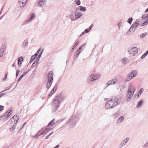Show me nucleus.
<instances>
[{
	"label": "nucleus",
	"instance_id": "f257e3e1",
	"mask_svg": "<svg viewBox=\"0 0 148 148\" xmlns=\"http://www.w3.org/2000/svg\"><path fill=\"white\" fill-rule=\"evenodd\" d=\"M55 121V119L52 120L45 128L42 129L34 137L37 138L39 136L42 135L44 134H47V133L50 131V130L52 129L55 126V123L54 122Z\"/></svg>",
	"mask_w": 148,
	"mask_h": 148
},
{
	"label": "nucleus",
	"instance_id": "f03ea898",
	"mask_svg": "<svg viewBox=\"0 0 148 148\" xmlns=\"http://www.w3.org/2000/svg\"><path fill=\"white\" fill-rule=\"evenodd\" d=\"M120 102L117 97H114L106 102L105 107L107 109H110L115 107Z\"/></svg>",
	"mask_w": 148,
	"mask_h": 148
},
{
	"label": "nucleus",
	"instance_id": "7ed1b4c3",
	"mask_svg": "<svg viewBox=\"0 0 148 148\" xmlns=\"http://www.w3.org/2000/svg\"><path fill=\"white\" fill-rule=\"evenodd\" d=\"M135 90V88L134 86H130L126 97V99L127 101H129L130 100L134 94Z\"/></svg>",
	"mask_w": 148,
	"mask_h": 148
},
{
	"label": "nucleus",
	"instance_id": "20e7f679",
	"mask_svg": "<svg viewBox=\"0 0 148 148\" xmlns=\"http://www.w3.org/2000/svg\"><path fill=\"white\" fill-rule=\"evenodd\" d=\"M100 77V75L99 74H92L90 75L88 78L87 79V82L90 83L92 82H93L95 80L98 79Z\"/></svg>",
	"mask_w": 148,
	"mask_h": 148
},
{
	"label": "nucleus",
	"instance_id": "39448f33",
	"mask_svg": "<svg viewBox=\"0 0 148 148\" xmlns=\"http://www.w3.org/2000/svg\"><path fill=\"white\" fill-rule=\"evenodd\" d=\"M11 108H10L3 115L0 117V121L2 122H4L8 119V117L11 115Z\"/></svg>",
	"mask_w": 148,
	"mask_h": 148
},
{
	"label": "nucleus",
	"instance_id": "423d86ee",
	"mask_svg": "<svg viewBox=\"0 0 148 148\" xmlns=\"http://www.w3.org/2000/svg\"><path fill=\"white\" fill-rule=\"evenodd\" d=\"M60 98V97L58 96L54 100L53 103L52 105V109L53 111L55 112L58 109L59 105L60 104V102L59 99Z\"/></svg>",
	"mask_w": 148,
	"mask_h": 148
},
{
	"label": "nucleus",
	"instance_id": "0eeeda50",
	"mask_svg": "<svg viewBox=\"0 0 148 148\" xmlns=\"http://www.w3.org/2000/svg\"><path fill=\"white\" fill-rule=\"evenodd\" d=\"M17 123V121L16 122L14 119H11L9 121L8 123V125L10 127H9V129L10 130V131L12 132L15 129L14 126Z\"/></svg>",
	"mask_w": 148,
	"mask_h": 148
},
{
	"label": "nucleus",
	"instance_id": "6e6552de",
	"mask_svg": "<svg viewBox=\"0 0 148 148\" xmlns=\"http://www.w3.org/2000/svg\"><path fill=\"white\" fill-rule=\"evenodd\" d=\"M138 72L136 70H134L129 73L127 76V79L126 80L127 82L130 81L134 77L136 76Z\"/></svg>",
	"mask_w": 148,
	"mask_h": 148
},
{
	"label": "nucleus",
	"instance_id": "1a4fd4ad",
	"mask_svg": "<svg viewBox=\"0 0 148 148\" xmlns=\"http://www.w3.org/2000/svg\"><path fill=\"white\" fill-rule=\"evenodd\" d=\"M128 52L130 54L133 55V56H134L138 53V50L137 47H134L129 50Z\"/></svg>",
	"mask_w": 148,
	"mask_h": 148
},
{
	"label": "nucleus",
	"instance_id": "9d476101",
	"mask_svg": "<svg viewBox=\"0 0 148 148\" xmlns=\"http://www.w3.org/2000/svg\"><path fill=\"white\" fill-rule=\"evenodd\" d=\"M74 13L76 19L79 18L83 15L82 13L78 8L75 10Z\"/></svg>",
	"mask_w": 148,
	"mask_h": 148
},
{
	"label": "nucleus",
	"instance_id": "9b49d317",
	"mask_svg": "<svg viewBox=\"0 0 148 148\" xmlns=\"http://www.w3.org/2000/svg\"><path fill=\"white\" fill-rule=\"evenodd\" d=\"M130 138L128 137H127L123 140L121 143L119 145L118 147L119 148H121L124 146L125 145L127 142L129 141Z\"/></svg>",
	"mask_w": 148,
	"mask_h": 148
},
{
	"label": "nucleus",
	"instance_id": "f8f14e48",
	"mask_svg": "<svg viewBox=\"0 0 148 148\" xmlns=\"http://www.w3.org/2000/svg\"><path fill=\"white\" fill-rule=\"evenodd\" d=\"M142 17L145 21L142 24V26L147 25L148 24V14H145L142 16Z\"/></svg>",
	"mask_w": 148,
	"mask_h": 148
},
{
	"label": "nucleus",
	"instance_id": "ddd939ff",
	"mask_svg": "<svg viewBox=\"0 0 148 148\" xmlns=\"http://www.w3.org/2000/svg\"><path fill=\"white\" fill-rule=\"evenodd\" d=\"M38 6L39 7H43L46 4V0H38Z\"/></svg>",
	"mask_w": 148,
	"mask_h": 148
},
{
	"label": "nucleus",
	"instance_id": "4468645a",
	"mask_svg": "<svg viewBox=\"0 0 148 148\" xmlns=\"http://www.w3.org/2000/svg\"><path fill=\"white\" fill-rule=\"evenodd\" d=\"M68 122L70 124V125H71L72 127H74L76 123L74 118L72 117L69 120Z\"/></svg>",
	"mask_w": 148,
	"mask_h": 148
},
{
	"label": "nucleus",
	"instance_id": "2eb2a0df",
	"mask_svg": "<svg viewBox=\"0 0 148 148\" xmlns=\"http://www.w3.org/2000/svg\"><path fill=\"white\" fill-rule=\"evenodd\" d=\"M6 47L5 45H3L0 49V57H2L3 56V54Z\"/></svg>",
	"mask_w": 148,
	"mask_h": 148
},
{
	"label": "nucleus",
	"instance_id": "dca6fc26",
	"mask_svg": "<svg viewBox=\"0 0 148 148\" xmlns=\"http://www.w3.org/2000/svg\"><path fill=\"white\" fill-rule=\"evenodd\" d=\"M47 79L48 81H53V75L52 71H50L48 74Z\"/></svg>",
	"mask_w": 148,
	"mask_h": 148
},
{
	"label": "nucleus",
	"instance_id": "f3484780",
	"mask_svg": "<svg viewBox=\"0 0 148 148\" xmlns=\"http://www.w3.org/2000/svg\"><path fill=\"white\" fill-rule=\"evenodd\" d=\"M117 80L116 79L114 78L108 81L107 83V86L106 87L110 85L114 84L116 82Z\"/></svg>",
	"mask_w": 148,
	"mask_h": 148
},
{
	"label": "nucleus",
	"instance_id": "a211bd4d",
	"mask_svg": "<svg viewBox=\"0 0 148 148\" xmlns=\"http://www.w3.org/2000/svg\"><path fill=\"white\" fill-rule=\"evenodd\" d=\"M23 60V57L21 56L19 57L18 59V65L19 67H20L21 66L22 62H21Z\"/></svg>",
	"mask_w": 148,
	"mask_h": 148
},
{
	"label": "nucleus",
	"instance_id": "6ab92c4d",
	"mask_svg": "<svg viewBox=\"0 0 148 148\" xmlns=\"http://www.w3.org/2000/svg\"><path fill=\"white\" fill-rule=\"evenodd\" d=\"M53 81H47L46 84V88L48 89L50 87Z\"/></svg>",
	"mask_w": 148,
	"mask_h": 148
},
{
	"label": "nucleus",
	"instance_id": "aec40b11",
	"mask_svg": "<svg viewBox=\"0 0 148 148\" xmlns=\"http://www.w3.org/2000/svg\"><path fill=\"white\" fill-rule=\"evenodd\" d=\"M25 3L23 2H22V1L19 0L18 1V5L20 7H23L25 5Z\"/></svg>",
	"mask_w": 148,
	"mask_h": 148
},
{
	"label": "nucleus",
	"instance_id": "412c9836",
	"mask_svg": "<svg viewBox=\"0 0 148 148\" xmlns=\"http://www.w3.org/2000/svg\"><path fill=\"white\" fill-rule=\"evenodd\" d=\"M143 19H144L142 17L141 18H140L137 20L135 22L139 25H140L142 23V20H143Z\"/></svg>",
	"mask_w": 148,
	"mask_h": 148
},
{
	"label": "nucleus",
	"instance_id": "4be33fe9",
	"mask_svg": "<svg viewBox=\"0 0 148 148\" xmlns=\"http://www.w3.org/2000/svg\"><path fill=\"white\" fill-rule=\"evenodd\" d=\"M19 116L18 115H14L12 117V119H14L15 121L16 122L17 121V123L18 120Z\"/></svg>",
	"mask_w": 148,
	"mask_h": 148
},
{
	"label": "nucleus",
	"instance_id": "5701e85b",
	"mask_svg": "<svg viewBox=\"0 0 148 148\" xmlns=\"http://www.w3.org/2000/svg\"><path fill=\"white\" fill-rule=\"evenodd\" d=\"M139 25L136 22L134 23L131 25V28H133L135 30V29Z\"/></svg>",
	"mask_w": 148,
	"mask_h": 148
},
{
	"label": "nucleus",
	"instance_id": "b1692460",
	"mask_svg": "<svg viewBox=\"0 0 148 148\" xmlns=\"http://www.w3.org/2000/svg\"><path fill=\"white\" fill-rule=\"evenodd\" d=\"M124 119V118L123 117V116H121L117 120L116 122L117 123L121 122Z\"/></svg>",
	"mask_w": 148,
	"mask_h": 148
},
{
	"label": "nucleus",
	"instance_id": "393cba45",
	"mask_svg": "<svg viewBox=\"0 0 148 148\" xmlns=\"http://www.w3.org/2000/svg\"><path fill=\"white\" fill-rule=\"evenodd\" d=\"M79 54V52H77V51H76L74 54L73 59L75 60L78 58Z\"/></svg>",
	"mask_w": 148,
	"mask_h": 148
},
{
	"label": "nucleus",
	"instance_id": "a878e982",
	"mask_svg": "<svg viewBox=\"0 0 148 148\" xmlns=\"http://www.w3.org/2000/svg\"><path fill=\"white\" fill-rule=\"evenodd\" d=\"M133 28H131V27L130 29H129V30L128 31V32H127L126 35H129L131 34H130V32H133L134 31V29L133 30Z\"/></svg>",
	"mask_w": 148,
	"mask_h": 148
},
{
	"label": "nucleus",
	"instance_id": "bb28decb",
	"mask_svg": "<svg viewBox=\"0 0 148 148\" xmlns=\"http://www.w3.org/2000/svg\"><path fill=\"white\" fill-rule=\"evenodd\" d=\"M28 44V42L26 40H25L23 43L22 47H25L26 46H27Z\"/></svg>",
	"mask_w": 148,
	"mask_h": 148
},
{
	"label": "nucleus",
	"instance_id": "cd10ccee",
	"mask_svg": "<svg viewBox=\"0 0 148 148\" xmlns=\"http://www.w3.org/2000/svg\"><path fill=\"white\" fill-rule=\"evenodd\" d=\"M79 7L80 8L79 9L80 11L85 12L86 11V9L85 7H82L81 6H79Z\"/></svg>",
	"mask_w": 148,
	"mask_h": 148
},
{
	"label": "nucleus",
	"instance_id": "c85d7f7f",
	"mask_svg": "<svg viewBox=\"0 0 148 148\" xmlns=\"http://www.w3.org/2000/svg\"><path fill=\"white\" fill-rule=\"evenodd\" d=\"M70 19L71 21H75L76 20L75 17L73 14H71L70 15Z\"/></svg>",
	"mask_w": 148,
	"mask_h": 148
},
{
	"label": "nucleus",
	"instance_id": "c756f323",
	"mask_svg": "<svg viewBox=\"0 0 148 148\" xmlns=\"http://www.w3.org/2000/svg\"><path fill=\"white\" fill-rule=\"evenodd\" d=\"M143 101L142 100H140L138 103L136 107H139L141 106L142 104L143 103Z\"/></svg>",
	"mask_w": 148,
	"mask_h": 148
},
{
	"label": "nucleus",
	"instance_id": "7c9ffc66",
	"mask_svg": "<svg viewBox=\"0 0 148 148\" xmlns=\"http://www.w3.org/2000/svg\"><path fill=\"white\" fill-rule=\"evenodd\" d=\"M12 87V85H10L8 86V87H6L5 88V89L2 91L1 92H5L7 90H9Z\"/></svg>",
	"mask_w": 148,
	"mask_h": 148
},
{
	"label": "nucleus",
	"instance_id": "2f4dec72",
	"mask_svg": "<svg viewBox=\"0 0 148 148\" xmlns=\"http://www.w3.org/2000/svg\"><path fill=\"white\" fill-rule=\"evenodd\" d=\"M126 60L127 59L125 58H123L121 60V63L124 64H125L126 63Z\"/></svg>",
	"mask_w": 148,
	"mask_h": 148
},
{
	"label": "nucleus",
	"instance_id": "473e14b6",
	"mask_svg": "<svg viewBox=\"0 0 148 148\" xmlns=\"http://www.w3.org/2000/svg\"><path fill=\"white\" fill-rule=\"evenodd\" d=\"M147 34V33H142L140 35V38H142L144 37L145 36H146Z\"/></svg>",
	"mask_w": 148,
	"mask_h": 148
},
{
	"label": "nucleus",
	"instance_id": "72a5a7b5",
	"mask_svg": "<svg viewBox=\"0 0 148 148\" xmlns=\"http://www.w3.org/2000/svg\"><path fill=\"white\" fill-rule=\"evenodd\" d=\"M133 20L132 18V17L130 18L127 21V22L131 24L132 23Z\"/></svg>",
	"mask_w": 148,
	"mask_h": 148
},
{
	"label": "nucleus",
	"instance_id": "f704fd0d",
	"mask_svg": "<svg viewBox=\"0 0 148 148\" xmlns=\"http://www.w3.org/2000/svg\"><path fill=\"white\" fill-rule=\"evenodd\" d=\"M79 41H77L74 44V45L73 46V47L72 48L73 50L76 47V46L78 45V44L79 43Z\"/></svg>",
	"mask_w": 148,
	"mask_h": 148
},
{
	"label": "nucleus",
	"instance_id": "c9c22d12",
	"mask_svg": "<svg viewBox=\"0 0 148 148\" xmlns=\"http://www.w3.org/2000/svg\"><path fill=\"white\" fill-rule=\"evenodd\" d=\"M35 58L36 57L34 56L33 55L32 56L31 58V59L29 63H31L33 62V60H34Z\"/></svg>",
	"mask_w": 148,
	"mask_h": 148
},
{
	"label": "nucleus",
	"instance_id": "e433bc0d",
	"mask_svg": "<svg viewBox=\"0 0 148 148\" xmlns=\"http://www.w3.org/2000/svg\"><path fill=\"white\" fill-rule=\"evenodd\" d=\"M143 90L144 89L143 88H141L138 92V94H140V95L143 92Z\"/></svg>",
	"mask_w": 148,
	"mask_h": 148
},
{
	"label": "nucleus",
	"instance_id": "4c0bfd02",
	"mask_svg": "<svg viewBox=\"0 0 148 148\" xmlns=\"http://www.w3.org/2000/svg\"><path fill=\"white\" fill-rule=\"evenodd\" d=\"M58 86L57 85H56L52 89V91H54V92L56 91L57 88Z\"/></svg>",
	"mask_w": 148,
	"mask_h": 148
},
{
	"label": "nucleus",
	"instance_id": "58836bf2",
	"mask_svg": "<svg viewBox=\"0 0 148 148\" xmlns=\"http://www.w3.org/2000/svg\"><path fill=\"white\" fill-rule=\"evenodd\" d=\"M40 51V49H39L38 50V51L36 52V53L33 56H34L36 57V56L38 55V54L39 52Z\"/></svg>",
	"mask_w": 148,
	"mask_h": 148
},
{
	"label": "nucleus",
	"instance_id": "ea45409f",
	"mask_svg": "<svg viewBox=\"0 0 148 148\" xmlns=\"http://www.w3.org/2000/svg\"><path fill=\"white\" fill-rule=\"evenodd\" d=\"M53 132H51L50 134H49L46 137H45V139H47L49 137L51 136L53 133Z\"/></svg>",
	"mask_w": 148,
	"mask_h": 148
},
{
	"label": "nucleus",
	"instance_id": "a19ab883",
	"mask_svg": "<svg viewBox=\"0 0 148 148\" xmlns=\"http://www.w3.org/2000/svg\"><path fill=\"white\" fill-rule=\"evenodd\" d=\"M122 22H119L118 24V25L119 27V29H120V27L121 25Z\"/></svg>",
	"mask_w": 148,
	"mask_h": 148
},
{
	"label": "nucleus",
	"instance_id": "79ce46f5",
	"mask_svg": "<svg viewBox=\"0 0 148 148\" xmlns=\"http://www.w3.org/2000/svg\"><path fill=\"white\" fill-rule=\"evenodd\" d=\"M82 48V47H79V48L77 49V52H79V53H80L81 52V49Z\"/></svg>",
	"mask_w": 148,
	"mask_h": 148
},
{
	"label": "nucleus",
	"instance_id": "37998d69",
	"mask_svg": "<svg viewBox=\"0 0 148 148\" xmlns=\"http://www.w3.org/2000/svg\"><path fill=\"white\" fill-rule=\"evenodd\" d=\"M29 22H28V21L27 19L25 21H24L22 24L23 25H25L27 23Z\"/></svg>",
	"mask_w": 148,
	"mask_h": 148
},
{
	"label": "nucleus",
	"instance_id": "c03bdc74",
	"mask_svg": "<svg viewBox=\"0 0 148 148\" xmlns=\"http://www.w3.org/2000/svg\"><path fill=\"white\" fill-rule=\"evenodd\" d=\"M147 56V55L145 54V53H144V54H143L141 57V59H143V58H144L146 56Z\"/></svg>",
	"mask_w": 148,
	"mask_h": 148
},
{
	"label": "nucleus",
	"instance_id": "a18cd8bd",
	"mask_svg": "<svg viewBox=\"0 0 148 148\" xmlns=\"http://www.w3.org/2000/svg\"><path fill=\"white\" fill-rule=\"evenodd\" d=\"M77 1L76 2V3L78 5H79L80 4V0H76Z\"/></svg>",
	"mask_w": 148,
	"mask_h": 148
},
{
	"label": "nucleus",
	"instance_id": "49530a36",
	"mask_svg": "<svg viewBox=\"0 0 148 148\" xmlns=\"http://www.w3.org/2000/svg\"><path fill=\"white\" fill-rule=\"evenodd\" d=\"M35 14L34 13H33L31 15V17L33 18L34 19L35 18Z\"/></svg>",
	"mask_w": 148,
	"mask_h": 148
},
{
	"label": "nucleus",
	"instance_id": "de8ad7c7",
	"mask_svg": "<svg viewBox=\"0 0 148 148\" xmlns=\"http://www.w3.org/2000/svg\"><path fill=\"white\" fill-rule=\"evenodd\" d=\"M39 61V59H36V60H35V61L34 62L35 64H37L38 63V62Z\"/></svg>",
	"mask_w": 148,
	"mask_h": 148
},
{
	"label": "nucleus",
	"instance_id": "09e8293b",
	"mask_svg": "<svg viewBox=\"0 0 148 148\" xmlns=\"http://www.w3.org/2000/svg\"><path fill=\"white\" fill-rule=\"evenodd\" d=\"M54 91H52V90L51 91L49 95L48 96H50V95H51L54 93Z\"/></svg>",
	"mask_w": 148,
	"mask_h": 148
},
{
	"label": "nucleus",
	"instance_id": "8fccbe9b",
	"mask_svg": "<svg viewBox=\"0 0 148 148\" xmlns=\"http://www.w3.org/2000/svg\"><path fill=\"white\" fill-rule=\"evenodd\" d=\"M34 18L32 17H30V18L29 19H28L27 20L28 21V22H30L31 21H32L33 19Z\"/></svg>",
	"mask_w": 148,
	"mask_h": 148
},
{
	"label": "nucleus",
	"instance_id": "3c124183",
	"mask_svg": "<svg viewBox=\"0 0 148 148\" xmlns=\"http://www.w3.org/2000/svg\"><path fill=\"white\" fill-rule=\"evenodd\" d=\"M0 111L2 110L4 108V106L1 105L0 106Z\"/></svg>",
	"mask_w": 148,
	"mask_h": 148
},
{
	"label": "nucleus",
	"instance_id": "603ef678",
	"mask_svg": "<svg viewBox=\"0 0 148 148\" xmlns=\"http://www.w3.org/2000/svg\"><path fill=\"white\" fill-rule=\"evenodd\" d=\"M36 65L37 64H35V63L34 62L33 63V64H32V65L31 66L32 68H33V67H35Z\"/></svg>",
	"mask_w": 148,
	"mask_h": 148
},
{
	"label": "nucleus",
	"instance_id": "864d4df0",
	"mask_svg": "<svg viewBox=\"0 0 148 148\" xmlns=\"http://www.w3.org/2000/svg\"><path fill=\"white\" fill-rule=\"evenodd\" d=\"M29 70H28V71H26V72L24 71L23 74H24V75H25L29 71Z\"/></svg>",
	"mask_w": 148,
	"mask_h": 148
},
{
	"label": "nucleus",
	"instance_id": "5fc2aeb1",
	"mask_svg": "<svg viewBox=\"0 0 148 148\" xmlns=\"http://www.w3.org/2000/svg\"><path fill=\"white\" fill-rule=\"evenodd\" d=\"M90 31V30L89 29H86L85 30L84 32L85 33H88Z\"/></svg>",
	"mask_w": 148,
	"mask_h": 148
},
{
	"label": "nucleus",
	"instance_id": "6e6d98bb",
	"mask_svg": "<svg viewBox=\"0 0 148 148\" xmlns=\"http://www.w3.org/2000/svg\"><path fill=\"white\" fill-rule=\"evenodd\" d=\"M93 24H92L90 26V27H89V29L90 30L92 28V27H93Z\"/></svg>",
	"mask_w": 148,
	"mask_h": 148
},
{
	"label": "nucleus",
	"instance_id": "4d7b16f0",
	"mask_svg": "<svg viewBox=\"0 0 148 148\" xmlns=\"http://www.w3.org/2000/svg\"><path fill=\"white\" fill-rule=\"evenodd\" d=\"M148 147V145H146V143L145 144V145H144L143 146V147L144 148H145L146 147Z\"/></svg>",
	"mask_w": 148,
	"mask_h": 148
},
{
	"label": "nucleus",
	"instance_id": "13d9d810",
	"mask_svg": "<svg viewBox=\"0 0 148 148\" xmlns=\"http://www.w3.org/2000/svg\"><path fill=\"white\" fill-rule=\"evenodd\" d=\"M7 74H5V76L4 77V78H3V79H4L5 80V79L7 78Z\"/></svg>",
	"mask_w": 148,
	"mask_h": 148
},
{
	"label": "nucleus",
	"instance_id": "bf43d9fd",
	"mask_svg": "<svg viewBox=\"0 0 148 148\" xmlns=\"http://www.w3.org/2000/svg\"><path fill=\"white\" fill-rule=\"evenodd\" d=\"M42 51H41L40 53L39 54L38 56L39 58H40V56L42 54Z\"/></svg>",
	"mask_w": 148,
	"mask_h": 148
},
{
	"label": "nucleus",
	"instance_id": "052dcab7",
	"mask_svg": "<svg viewBox=\"0 0 148 148\" xmlns=\"http://www.w3.org/2000/svg\"><path fill=\"white\" fill-rule=\"evenodd\" d=\"M86 45V44H83L81 47H82H82H84Z\"/></svg>",
	"mask_w": 148,
	"mask_h": 148
},
{
	"label": "nucleus",
	"instance_id": "680f3d73",
	"mask_svg": "<svg viewBox=\"0 0 148 148\" xmlns=\"http://www.w3.org/2000/svg\"><path fill=\"white\" fill-rule=\"evenodd\" d=\"M24 74H22L21 75V76H20V78L21 79H22L23 77L24 76Z\"/></svg>",
	"mask_w": 148,
	"mask_h": 148
},
{
	"label": "nucleus",
	"instance_id": "e2e57ef3",
	"mask_svg": "<svg viewBox=\"0 0 148 148\" xmlns=\"http://www.w3.org/2000/svg\"><path fill=\"white\" fill-rule=\"evenodd\" d=\"M5 95L4 93H2L1 94H0V97L2 96H3L4 95Z\"/></svg>",
	"mask_w": 148,
	"mask_h": 148
},
{
	"label": "nucleus",
	"instance_id": "0e129e2a",
	"mask_svg": "<svg viewBox=\"0 0 148 148\" xmlns=\"http://www.w3.org/2000/svg\"><path fill=\"white\" fill-rule=\"evenodd\" d=\"M59 147V145H57L56 147H55L54 148H58Z\"/></svg>",
	"mask_w": 148,
	"mask_h": 148
},
{
	"label": "nucleus",
	"instance_id": "69168bd1",
	"mask_svg": "<svg viewBox=\"0 0 148 148\" xmlns=\"http://www.w3.org/2000/svg\"><path fill=\"white\" fill-rule=\"evenodd\" d=\"M147 55L148 54V50L145 53Z\"/></svg>",
	"mask_w": 148,
	"mask_h": 148
},
{
	"label": "nucleus",
	"instance_id": "338daca9",
	"mask_svg": "<svg viewBox=\"0 0 148 148\" xmlns=\"http://www.w3.org/2000/svg\"><path fill=\"white\" fill-rule=\"evenodd\" d=\"M20 72V70H17L16 71V73H19Z\"/></svg>",
	"mask_w": 148,
	"mask_h": 148
},
{
	"label": "nucleus",
	"instance_id": "774afa93",
	"mask_svg": "<svg viewBox=\"0 0 148 148\" xmlns=\"http://www.w3.org/2000/svg\"><path fill=\"white\" fill-rule=\"evenodd\" d=\"M145 12H148V8L145 11Z\"/></svg>",
	"mask_w": 148,
	"mask_h": 148
}]
</instances>
